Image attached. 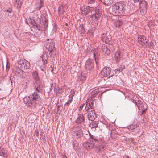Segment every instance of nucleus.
<instances>
[{"label": "nucleus", "instance_id": "obj_1", "mask_svg": "<svg viewBox=\"0 0 158 158\" xmlns=\"http://www.w3.org/2000/svg\"><path fill=\"white\" fill-rule=\"evenodd\" d=\"M32 76L34 79L35 81L34 84V89L35 90L29 96L24 97L23 102L25 104H27L28 107L31 109H34L37 104L40 105L41 104L42 100L39 94L41 89V87L36 71L33 72Z\"/></svg>", "mask_w": 158, "mask_h": 158}, {"label": "nucleus", "instance_id": "obj_2", "mask_svg": "<svg viewBox=\"0 0 158 158\" xmlns=\"http://www.w3.org/2000/svg\"><path fill=\"white\" fill-rule=\"evenodd\" d=\"M81 10L85 14H87L90 12L92 13L93 11L94 13L92 15V17L96 21H99L101 18L102 10L99 7H97L95 8L88 6H85L82 7Z\"/></svg>", "mask_w": 158, "mask_h": 158}, {"label": "nucleus", "instance_id": "obj_3", "mask_svg": "<svg viewBox=\"0 0 158 158\" xmlns=\"http://www.w3.org/2000/svg\"><path fill=\"white\" fill-rule=\"evenodd\" d=\"M127 6L125 4L122 2L116 3L112 6V12L115 15H123L126 12Z\"/></svg>", "mask_w": 158, "mask_h": 158}, {"label": "nucleus", "instance_id": "obj_4", "mask_svg": "<svg viewBox=\"0 0 158 158\" xmlns=\"http://www.w3.org/2000/svg\"><path fill=\"white\" fill-rule=\"evenodd\" d=\"M40 17V15L38 14L34 15L33 17L34 23L32 24L34 25H36L37 26H39L46 29L48 27V23L47 20L46 18H44L43 20L44 21H43L42 22Z\"/></svg>", "mask_w": 158, "mask_h": 158}, {"label": "nucleus", "instance_id": "obj_5", "mask_svg": "<svg viewBox=\"0 0 158 158\" xmlns=\"http://www.w3.org/2000/svg\"><path fill=\"white\" fill-rule=\"evenodd\" d=\"M46 44V48L48 50L52 55L53 57L56 56L57 54V52L55 48V43L54 41L52 40H48Z\"/></svg>", "mask_w": 158, "mask_h": 158}, {"label": "nucleus", "instance_id": "obj_6", "mask_svg": "<svg viewBox=\"0 0 158 158\" xmlns=\"http://www.w3.org/2000/svg\"><path fill=\"white\" fill-rule=\"evenodd\" d=\"M48 56L46 53H44L41 57L40 59L37 61V64L40 67L44 66L48 61Z\"/></svg>", "mask_w": 158, "mask_h": 158}, {"label": "nucleus", "instance_id": "obj_7", "mask_svg": "<svg viewBox=\"0 0 158 158\" xmlns=\"http://www.w3.org/2000/svg\"><path fill=\"white\" fill-rule=\"evenodd\" d=\"M19 67L23 69H28L30 67V63L24 59H20L18 61Z\"/></svg>", "mask_w": 158, "mask_h": 158}, {"label": "nucleus", "instance_id": "obj_8", "mask_svg": "<svg viewBox=\"0 0 158 158\" xmlns=\"http://www.w3.org/2000/svg\"><path fill=\"white\" fill-rule=\"evenodd\" d=\"M76 123L80 127L84 129L85 123V122L84 116L82 114H79L78 116L75 121Z\"/></svg>", "mask_w": 158, "mask_h": 158}, {"label": "nucleus", "instance_id": "obj_9", "mask_svg": "<svg viewBox=\"0 0 158 158\" xmlns=\"http://www.w3.org/2000/svg\"><path fill=\"white\" fill-rule=\"evenodd\" d=\"M13 72L15 74L20 78H25L26 76L25 72L19 67H15L14 69Z\"/></svg>", "mask_w": 158, "mask_h": 158}, {"label": "nucleus", "instance_id": "obj_10", "mask_svg": "<svg viewBox=\"0 0 158 158\" xmlns=\"http://www.w3.org/2000/svg\"><path fill=\"white\" fill-rule=\"evenodd\" d=\"M94 60L91 58H89L86 61L85 68L87 70H91L94 69Z\"/></svg>", "mask_w": 158, "mask_h": 158}, {"label": "nucleus", "instance_id": "obj_11", "mask_svg": "<svg viewBox=\"0 0 158 158\" xmlns=\"http://www.w3.org/2000/svg\"><path fill=\"white\" fill-rule=\"evenodd\" d=\"M140 11V12L142 15L145 14L147 11V3L145 1H142L139 3Z\"/></svg>", "mask_w": 158, "mask_h": 158}, {"label": "nucleus", "instance_id": "obj_12", "mask_svg": "<svg viewBox=\"0 0 158 158\" xmlns=\"http://www.w3.org/2000/svg\"><path fill=\"white\" fill-rule=\"evenodd\" d=\"M111 70L110 68L108 67H105L102 69L101 72V75L104 77L108 76V78H110L112 76L114 73L110 75Z\"/></svg>", "mask_w": 158, "mask_h": 158}, {"label": "nucleus", "instance_id": "obj_13", "mask_svg": "<svg viewBox=\"0 0 158 158\" xmlns=\"http://www.w3.org/2000/svg\"><path fill=\"white\" fill-rule=\"evenodd\" d=\"M101 39L103 43L109 44L111 40V37L109 33H103L101 35Z\"/></svg>", "mask_w": 158, "mask_h": 158}, {"label": "nucleus", "instance_id": "obj_14", "mask_svg": "<svg viewBox=\"0 0 158 158\" xmlns=\"http://www.w3.org/2000/svg\"><path fill=\"white\" fill-rule=\"evenodd\" d=\"M87 111V118L89 120L92 121L96 118L95 111L94 110L90 109Z\"/></svg>", "mask_w": 158, "mask_h": 158}, {"label": "nucleus", "instance_id": "obj_15", "mask_svg": "<svg viewBox=\"0 0 158 158\" xmlns=\"http://www.w3.org/2000/svg\"><path fill=\"white\" fill-rule=\"evenodd\" d=\"M88 133L89 135V141L92 143L93 142L94 145H95L96 143H98L100 140L99 138L97 136L92 135L90 133L89 131H88Z\"/></svg>", "mask_w": 158, "mask_h": 158}, {"label": "nucleus", "instance_id": "obj_16", "mask_svg": "<svg viewBox=\"0 0 158 158\" xmlns=\"http://www.w3.org/2000/svg\"><path fill=\"white\" fill-rule=\"evenodd\" d=\"M79 126L76 127L74 134L77 139L80 138L83 135V131Z\"/></svg>", "mask_w": 158, "mask_h": 158}, {"label": "nucleus", "instance_id": "obj_17", "mask_svg": "<svg viewBox=\"0 0 158 158\" xmlns=\"http://www.w3.org/2000/svg\"><path fill=\"white\" fill-rule=\"evenodd\" d=\"M138 41L139 44L143 46L146 45L147 44L148 40L146 39L144 35H140L139 36Z\"/></svg>", "mask_w": 158, "mask_h": 158}, {"label": "nucleus", "instance_id": "obj_18", "mask_svg": "<svg viewBox=\"0 0 158 158\" xmlns=\"http://www.w3.org/2000/svg\"><path fill=\"white\" fill-rule=\"evenodd\" d=\"M94 146L93 143H91L89 140L85 142L83 144V148L87 150L92 148Z\"/></svg>", "mask_w": 158, "mask_h": 158}, {"label": "nucleus", "instance_id": "obj_19", "mask_svg": "<svg viewBox=\"0 0 158 158\" xmlns=\"http://www.w3.org/2000/svg\"><path fill=\"white\" fill-rule=\"evenodd\" d=\"M105 147L102 144L100 143L97 146L96 148V151L98 153H102V155H104L105 152H104Z\"/></svg>", "mask_w": 158, "mask_h": 158}, {"label": "nucleus", "instance_id": "obj_20", "mask_svg": "<svg viewBox=\"0 0 158 158\" xmlns=\"http://www.w3.org/2000/svg\"><path fill=\"white\" fill-rule=\"evenodd\" d=\"M93 53L94 58L96 64H97L98 60V57L99 55L98 48H94L93 50Z\"/></svg>", "mask_w": 158, "mask_h": 158}, {"label": "nucleus", "instance_id": "obj_21", "mask_svg": "<svg viewBox=\"0 0 158 158\" xmlns=\"http://www.w3.org/2000/svg\"><path fill=\"white\" fill-rule=\"evenodd\" d=\"M94 106L93 101H92L91 103L90 102L87 103L85 105V111H88L89 109L94 110Z\"/></svg>", "mask_w": 158, "mask_h": 158}, {"label": "nucleus", "instance_id": "obj_22", "mask_svg": "<svg viewBox=\"0 0 158 158\" xmlns=\"http://www.w3.org/2000/svg\"><path fill=\"white\" fill-rule=\"evenodd\" d=\"M7 151L4 148H0V156H2L3 158H6L7 157Z\"/></svg>", "mask_w": 158, "mask_h": 158}, {"label": "nucleus", "instance_id": "obj_23", "mask_svg": "<svg viewBox=\"0 0 158 158\" xmlns=\"http://www.w3.org/2000/svg\"><path fill=\"white\" fill-rule=\"evenodd\" d=\"M122 57L121 53L119 51L116 52L115 54V59L117 63H118Z\"/></svg>", "mask_w": 158, "mask_h": 158}, {"label": "nucleus", "instance_id": "obj_24", "mask_svg": "<svg viewBox=\"0 0 158 158\" xmlns=\"http://www.w3.org/2000/svg\"><path fill=\"white\" fill-rule=\"evenodd\" d=\"M102 50L103 52L107 55L110 53V50L107 47L105 44H103L102 46Z\"/></svg>", "mask_w": 158, "mask_h": 158}, {"label": "nucleus", "instance_id": "obj_25", "mask_svg": "<svg viewBox=\"0 0 158 158\" xmlns=\"http://www.w3.org/2000/svg\"><path fill=\"white\" fill-rule=\"evenodd\" d=\"M64 7L62 5L60 6L58 8V12L59 15L65 14L66 13L64 9Z\"/></svg>", "mask_w": 158, "mask_h": 158}, {"label": "nucleus", "instance_id": "obj_26", "mask_svg": "<svg viewBox=\"0 0 158 158\" xmlns=\"http://www.w3.org/2000/svg\"><path fill=\"white\" fill-rule=\"evenodd\" d=\"M43 6V1H40V2H38L36 4V10H39Z\"/></svg>", "mask_w": 158, "mask_h": 158}, {"label": "nucleus", "instance_id": "obj_27", "mask_svg": "<svg viewBox=\"0 0 158 158\" xmlns=\"http://www.w3.org/2000/svg\"><path fill=\"white\" fill-rule=\"evenodd\" d=\"M98 123L95 121H92L89 124V127L92 128H96L98 127Z\"/></svg>", "mask_w": 158, "mask_h": 158}, {"label": "nucleus", "instance_id": "obj_28", "mask_svg": "<svg viewBox=\"0 0 158 158\" xmlns=\"http://www.w3.org/2000/svg\"><path fill=\"white\" fill-rule=\"evenodd\" d=\"M137 127V124L133 123L131 125L129 126L128 127V129L129 130H132L136 128Z\"/></svg>", "mask_w": 158, "mask_h": 158}, {"label": "nucleus", "instance_id": "obj_29", "mask_svg": "<svg viewBox=\"0 0 158 158\" xmlns=\"http://www.w3.org/2000/svg\"><path fill=\"white\" fill-rule=\"evenodd\" d=\"M57 30V26L56 24H53V28L51 34L53 35L56 32Z\"/></svg>", "mask_w": 158, "mask_h": 158}, {"label": "nucleus", "instance_id": "obj_30", "mask_svg": "<svg viewBox=\"0 0 158 158\" xmlns=\"http://www.w3.org/2000/svg\"><path fill=\"white\" fill-rule=\"evenodd\" d=\"M78 31L80 32L81 34L85 32V29L84 28L82 25H80V26L79 27Z\"/></svg>", "mask_w": 158, "mask_h": 158}, {"label": "nucleus", "instance_id": "obj_31", "mask_svg": "<svg viewBox=\"0 0 158 158\" xmlns=\"http://www.w3.org/2000/svg\"><path fill=\"white\" fill-rule=\"evenodd\" d=\"M72 143L73 149L76 150L77 149V146L78 145L77 143L76 140H73L72 141Z\"/></svg>", "mask_w": 158, "mask_h": 158}, {"label": "nucleus", "instance_id": "obj_32", "mask_svg": "<svg viewBox=\"0 0 158 158\" xmlns=\"http://www.w3.org/2000/svg\"><path fill=\"white\" fill-rule=\"evenodd\" d=\"M123 22L120 21H117L115 23V25L116 27H119L122 24Z\"/></svg>", "mask_w": 158, "mask_h": 158}, {"label": "nucleus", "instance_id": "obj_33", "mask_svg": "<svg viewBox=\"0 0 158 158\" xmlns=\"http://www.w3.org/2000/svg\"><path fill=\"white\" fill-rule=\"evenodd\" d=\"M135 103L138 108H140V106H142V105H143L142 102L138 100L137 101H135Z\"/></svg>", "mask_w": 158, "mask_h": 158}, {"label": "nucleus", "instance_id": "obj_34", "mask_svg": "<svg viewBox=\"0 0 158 158\" xmlns=\"http://www.w3.org/2000/svg\"><path fill=\"white\" fill-rule=\"evenodd\" d=\"M99 89H96L92 91L91 92V94L92 96L94 95L95 94H96L98 93H99Z\"/></svg>", "mask_w": 158, "mask_h": 158}, {"label": "nucleus", "instance_id": "obj_35", "mask_svg": "<svg viewBox=\"0 0 158 158\" xmlns=\"http://www.w3.org/2000/svg\"><path fill=\"white\" fill-rule=\"evenodd\" d=\"M125 68V66H122V67H121L119 68L118 69H116V70H115V72H117V73H119L120 72H121L123 69H124Z\"/></svg>", "mask_w": 158, "mask_h": 158}, {"label": "nucleus", "instance_id": "obj_36", "mask_svg": "<svg viewBox=\"0 0 158 158\" xmlns=\"http://www.w3.org/2000/svg\"><path fill=\"white\" fill-rule=\"evenodd\" d=\"M70 94L69 96V97L73 99V98L75 94V92L73 90H72L70 91Z\"/></svg>", "mask_w": 158, "mask_h": 158}, {"label": "nucleus", "instance_id": "obj_37", "mask_svg": "<svg viewBox=\"0 0 158 158\" xmlns=\"http://www.w3.org/2000/svg\"><path fill=\"white\" fill-rule=\"evenodd\" d=\"M143 105H142V106H140V108H138L139 110H142V113H143L144 112H145V110L146 109H145L144 108H143Z\"/></svg>", "mask_w": 158, "mask_h": 158}, {"label": "nucleus", "instance_id": "obj_38", "mask_svg": "<svg viewBox=\"0 0 158 158\" xmlns=\"http://www.w3.org/2000/svg\"><path fill=\"white\" fill-rule=\"evenodd\" d=\"M72 99V98H69V99L68 100L67 102L65 104V106L67 105H68L70 103Z\"/></svg>", "mask_w": 158, "mask_h": 158}, {"label": "nucleus", "instance_id": "obj_39", "mask_svg": "<svg viewBox=\"0 0 158 158\" xmlns=\"http://www.w3.org/2000/svg\"><path fill=\"white\" fill-rule=\"evenodd\" d=\"M85 104H82L81 106H80L79 108V110L80 111L82 109V108L84 106H85Z\"/></svg>", "mask_w": 158, "mask_h": 158}, {"label": "nucleus", "instance_id": "obj_40", "mask_svg": "<svg viewBox=\"0 0 158 158\" xmlns=\"http://www.w3.org/2000/svg\"><path fill=\"white\" fill-rule=\"evenodd\" d=\"M40 68L41 70L44 71H45L46 69H45V66H42L41 67H40Z\"/></svg>", "mask_w": 158, "mask_h": 158}, {"label": "nucleus", "instance_id": "obj_41", "mask_svg": "<svg viewBox=\"0 0 158 158\" xmlns=\"http://www.w3.org/2000/svg\"><path fill=\"white\" fill-rule=\"evenodd\" d=\"M61 89H60V88H58V89H57V88L55 90V91H56V93H60V92H59V91L60 90H61Z\"/></svg>", "mask_w": 158, "mask_h": 158}, {"label": "nucleus", "instance_id": "obj_42", "mask_svg": "<svg viewBox=\"0 0 158 158\" xmlns=\"http://www.w3.org/2000/svg\"><path fill=\"white\" fill-rule=\"evenodd\" d=\"M95 2V0H90L89 2V4H93Z\"/></svg>", "mask_w": 158, "mask_h": 158}, {"label": "nucleus", "instance_id": "obj_43", "mask_svg": "<svg viewBox=\"0 0 158 158\" xmlns=\"http://www.w3.org/2000/svg\"><path fill=\"white\" fill-rule=\"evenodd\" d=\"M35 132L36 136L38 137L39 136V132H38V131H35Z\"/></svg>", "mask_w": 158, "mask_h": 158}, {"label": "nucleus", "instance_id": "obj_44", "mask_svg": "<svg viewBox=\"0 0 158 158\" xmlns=\"http://www.w3.org/2000/svg\"><path fill=\"white\" fill-rule=\"evenodd\" d=\"M134 3H136L137 2H141V0H133Z\"/></svg>", "mask_w": 158, "mask_h": 158}, {"label": "nucleus", "instance_id": "obj_45", "mask_svg": "<svg viewBox=\"0 0 158 158\" xmlns=\"http://www.w3.org/2000/svg\"><path fill=\"white\" fill-rule=\"evenodd\" d=\"M6 11L10 14H11L12 13V10L10 9L7 10H6Z\"/></svg>", "mask_w": 158, "mask_h": 158}, {"label": "nucleus", "instance_id": "obj_46", "mask_svg": "<svg viewBox=\"0 0 158 158\" xmlns=\"http://www.w3.org/2000/svg\"><path fill=\"white\" fill-rule=\"evenodd\" d=\"M81 79L82 80H85V79H86V77L85 76H83V77H81Z\"/></svg>", "mask_w": 158, "mask_h": 158}, {"label": "nucleus", "instance_id": "obj_47", "mask_svg": "<svg viewBox=\"0 0 158 158\" xmlns=\"http://www.w3.org/2000/svg\"><path fill=\"white\" fill-rule=\"evenodd\" d=\"M51 68V71L52 72L53 71V69H54V68H53V67H52V65L51 67H50Z\"/></svg>", "mask_w": 158, "mask_h": 158}, {"label": "nucleus", "instance_id": "obj_48", "mask_svg": "<svg viewBox=\"0 0 158 158\" xmlns=\"http://www.w3.org/2000/svg\"><path fill=\"white\" fill-rule=\"evenodd\" d=\"M123 158H129L128 156H123Z\"/></svg>", "mask_w": 158, "mask_h": 158}, {"label": "nucleus", "instance_id": "obj_49", "mask_svg": "<svg viewBox=\"0 0 158 158\" xmlns=\"http://www.w3.org/2000/svg\"><path fill=\"white\" fill-rule=\"evenodd\" d=\"M8 15L10 17H11L13 16L12 15H10L9 14H8Z\"/></svg>", "mask_w": 158, "mask_h": 158}, {"label": "nucleus", "instance_id": "obj_50", "mask_svg": "<svg viewBox=\"0 0 158 158\" xmlns=\"http://www.w3.org/2000/svg\"><path fill=\"white\" fill-rule=\"evenodd\" d=\"M64 158H67V156L66 155H64Z\"/></svg>", "mask_w": 158, "mask_h": 158}, {"label": "nucleus", "instance_id": "obj_51", "mask_svg": "<svg viewBox=\"0 0 158 158\" xmlns=\"http://www.w3.org/2000/svg\"><path fill=\"white\" fill-rule=\"evenodd\" d=\"M157 150H158V145L157 146Z\"/></svg>", "mask_w": 158, "mask_h": 158}, {"label": "nucleus", "instance_id": "obj_52", "mask_svg": "<svg viewBox=\"0 0 158 158\" xmlns=\"http://www.w3.org/2000/svg\"><path fill=\"white\" fill-rule=\"evenodd\" d=\"M102 93H101V95H99V96H101V95H102Z\"/></svg>", "mask_w": 158, "mask_h": 158}, {"label": "nucleus", "instance_id": "obj_53", "mask_svg": "<svg viewBox=\"0 0 158 158\" xmlns=\"http://www.w3.org/2000/svg\"><path fill=\"white\" fill-rule=\"evenodd\" d=\"M42 1V0H40V1Z\"/></svg>", "mask_w": 158, "mask_h": 158}]
</instances>
